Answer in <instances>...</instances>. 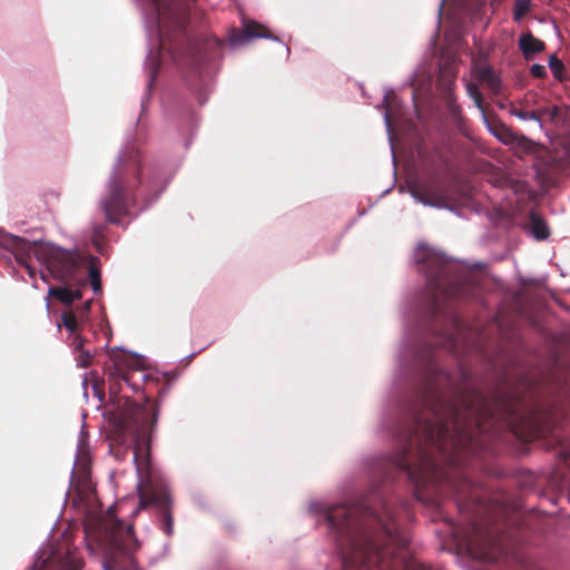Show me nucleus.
I'll return each mask as SVG.
<instances>
[{"label":"nucleus","instance_id":"obj_10","mask_svg":"<svg viewBox=\"0 0 570 570\" xmlns=\"http://www.w3.org/2000/svg\"><path fill=\"white\" fill-rule=\"evenodd\" d=\"M466 90H468L469 96L473 99L475 107L484 116V110L482 108V94L479 90L478 85H475L473 82H468L466 83Z\"/></svg>","mask_w":570,"mask_h":570},{"label":"nucleus","instance_id":"obj_19","mask_svg":"<svg viewBox=\"0 0 570 570\" xmlns=\"http://www.w3.org/2000/svg\"><path fill=\"white\" fill-rule=\"evenodd\" d=\"M550 67H551L554 71H557V70H559V69L562 67V65H561V62H560L558 59L551 58V59H550Z\"/></svg>","mask_w":570,"mask_h":570},{"label":"nucleus","instance_id":"obj_1","mask_svg":"<svg viewBox=\"0 0 570 570\" xmlns=\"http://www.w3.org/2000/svg\"><path fill=\"white\" fill-rule=\"evenodd\" d=\"M36 255L39 261L46 263L53 277L61 281L71 277L78 264L77 255L73 252L49 243L37 246Z\"/></svg>","mask_w":570,"mask_h":570},{"label":"nucleus","instance_id":"obj_21","mask_svg":"<svg viewBox=\"0 0 570 570\" xmlns=\"http://www.w3.org/2000/svg\"><path fill=\"white\" fill-rule=\"evenodd\" d=\"M444 1H445V0H442V2H441V4H440V8H439V10H438V18H439V20L441 19V14H442V9H443Z\"/></svg>","mask_w":570,"mask_h":570},{"label":"nucleus","instance_id":"obj_20","mask_svg":"<svg viewBox=\"0 0 570 570\" xmlns=\"http://www.w3.org/2000/svg\"><path fill=\"white\" fill-rule=\"evenodd\" d=\"M384 121H385V125H386V127L389 129L390 128V118H389V112L387 111H385V114H384Z\"/></svg>","mask_w":570,"mask_h":570},{"label":"nucleus","instance_id":"obj_11","mask_svg":"<svg viewBox=\"0 0 570 570\" xmlns=\"http://www.w3.org/2000/svg\"><path fill=\"white\" fill-rule=\"evenodd\" d=\"M62 322L66 328L70 332H76L78 328L77 317L72 313H65L62 315Z\"/></svg>","mask_w":570,"mask_h":570},{"label":"nucleus","instance_id":"obj_24","mask_svg":"<svg viewBox=\"0 0 570 570\" xmlns=\"http://www.w3.org/2000/svg\"><path fill=\"white\" fill-rule=\"evenodd\" d=\"M29 275L32 277L33 276V272L31 269H29Z\"/></svg>","mask_w":570,"mask_h":570},{"label":"nucleus","instance_id":"obj_22","mask_svg":"<svg viewBox=\"0 0 570 570\" xmlns=\"http://www.w3.org/2000/svg\"><path fill=\"white\" fill-rule=\"evenodd\" d=\"M421 250H425V248L423 246H419L417 252H421Z\"/></svg>","mask_w":570,"mask_h":570},{"label":"nucleus","instance_id":"obj_25","mask_svg":"<svg viewBox=\"0 0 570 570\" xmlns=\"http://www.w3.org/2000/svg\"><path fill=\"white\" fill-rule=\"evenodd\" d=\"M90 302L86 303V308H89Z\"/></svg>","mask_w":570,"mask_h":570},{"label":"nucleus","instance_id":"obj_18","mask_svg":"<svg viewBox=\"0 0 570 570\" xmlns=\"http://www.w3.org/2000/svg\"><path fill=\"white\" fill-rule=\"evenodd\" d=\"M495 136L504 144H510L512 140V137L509 132H503L502 135L495 134Z\"/></svg>","mask_w":570,"mask_h":570},{"label":"nucleus","instance_id":"obj_8","mask_svg":"<svg viewBox=\"0 0 570 570\" xmlns=\"http://www.w3.org/2000/svg\"><path fill=\"white\" fill-rule=\"evenodd\" d=\"M478 78L481 81L487 82L489 85V87L492 88L493 90H498L500 88L499 78L497 77L494 71L488 67L479 69Z\"/></svg>","mask_w":570,"mask_h":570},{"label":"nucleus","instance_id":"obj_23","mask_svg":"<svg viewBox=\"0 0 570 570\" xmlns=\"http://www.w3.org/2000/svg\"><path fill=\"white\" fill-rule=\"evenodd\" d=\"M104 569H105V570H111V569H110L108 566H106V564L104 566Z\"/></svg>","mask_w":570,"mask_h":570},{"label":"nucleus","instance_id":"obj_3","mask_svg":"<svg viewBox=\"0 0 570 570\" xmlns=\"http://www.w3.org/2000/svg\"><path fill=\"white\" fill-rule=\"evenodd\" d=\"M459 433V423L458 417L451 420L446 423L438 422L426 430L428 438L438 445L440 451H443L444 449V441L446 438H450L452 440L453 444H456L459 442V436L456 435Z\"/></svg>","mask_w":570,"mask_h":570},{"label":"nucleus","instance_id":"obj_13","mask_svg":"<svg viewBox=\"0 0 570 570\" xmlns=\"http://www.w3.org/2000/svg\"><path fill=\"white\" fill-rule=\"evenodd\" d=\"M529 10V0H518L515 3L514 16L515 19H521L522 16Z\"/></svg>","mask_w":570,"mask_h":570},{"label":"nucleus","instance_id":"obj_9","mask_svg":"<svg viewBox=\"0 0 570 570\" xmlns=\"http://www.w3.org/2000/svg\"><path fill=\"white\" fill-rule=\"evenodd\" d=\"M531 232L539 240L546 239L549 236V228L547 224L534 216L532 217Z\"/></svg>","mask_w":570,"mask_h":570},{"label":"nucleus","instance_id":"obj_14","mask_svg":"<svg viewBox=\"0 0 570 570\" xmlns=\"http://www.w3.org/2000/svg\"><path fill=\"white\" fill-rule=\"evenodd\" d=\"M90 284L95 294H99L101 292L99 274L94 268H90Z\"/></svg>","mask_w":570,"mask_h":570},{"label":"nucleus","instance_id":"obj_12","mask_svg":"<svg viewBox=\"0 0 570 570\" xmlns=\"http://www.w3.org/2000/svg\"><path fill=\"white\" fill-rule=\"evenodd\" d=\"M410 194L411 196L417 202V203H421L422 205L424 206H430V207H435V208H442L444 207L443 205L441 204H436V203H433L431 200H429L428 198H424L422 196L419 195L416 188H410Z\"/></svg>","mask_w":570,"mask_h":570},{"label":"nucleus","instance_id":"obj_5","mask_svg":"<svg viewBox=\"0 0 570 570\" xmlns=\"http://www.w3.org/2000/svg\"><path fill=\"white\" fill-rule=\"evenodd\" d=\"M48 295L56 297L57 299L67 305H70L75 301L81 298V293L78 289L72 291L63 286L49 287Z\"/></svg>","mask_w":570,"mask_h":570},{"label":"nucleus","instance_id":"obj_4","mask_svg":"<svg viewBox=\"0 0 570 570\" xmlns=\"http://www.w3.org/2000/svg\"><path fill=\"white\" fill-rule=\"evenodd\" d=\"M109 191L110 198L102 203V209L109 222L119 223V216L122 215L126 209L120 187L116 180L109 183Z\"/></svg>","mask_w":570,"mask_h":570},{"label":"nucleus","instance_id":"obj_7","mask_svg":"<svg viewBox=\"0 0 570 570\" xmlns=\"http://www.w3.org/2000/svg\"><path fill=\"white\" fill-rule=\"evenodd\" d=\"M520 48L521 50L523 51L524 55H532V53H535V52H540L541 50H543L544 48V45L542 41H540L539 39L534 38L532 35L530 33H527V35H522L520 37Z\"/></svg>","mask_w":570,"mask_h":570},{"label":"nucleus","instance_id":"obj_6","mask_svg":"<svg viewBox=\"0 0 570 570\" xmlns=\"http://www.w3.org/2000/svg\"><path fill=\"white\" fill-rule=\"evenodd\" d=\"M253 27H256L255 23H248L245 26V33L242 36H232L229 38V43L232 47H238L254 38H269V35L263 32H255Z\"/></svg>","mask_w":570,"mask_h":570},{"label":"nucleus","instance_id":"obj_15","mask_svg":"<svg viewBox=\"0 0 570 570\" xmlns=\"http://www.w3.org/2000/svg\"><path fill=\"white\" fill-rule=\"evenodd\" d=\"M531 73L537 77V78H541L546 75V67L542 66V65H532L531 67Z\"/></svg>","mask_w":570,"mask_h":570},{"label":"nucleus","instance_id":"obj_17","mask_svg":"<svg viewBox=\"0 0 570 570\" xmlns=\"http://www.w3.org/2000/svg\"><path fill=\"white\" fill-rule=\"evenodd\" d=\"M515 116L522 120H538L532 111L515 112Z\"/></svg>","mask_w":570,"mask_h":570},{"label":"nucleus","instance_id":"obj_16","mask_svg":"<svg viewBox=\"0 0 570 570\" xmlns=\"http://www.w3.org/2000/svg\"><path fill=\"white\" fill-rule=\"evenodd\" d=\"M164 522H165V528H164L165 532L167 534H171L173 533V518H171L170 513H167L165 515Z\"/></svg>","mask_w":570,"mask_h":570},{"label":"nucleus","instance_id":"obj_2","mask_svg":"<svg viewBox=\"0 0 570 570\" xmlns=\"http://www.w3.org/2000/svg\"><path fill=\"white\" fill-rule=\"evenodd\" d=\"M83 566L82 558L78 549L67 546H60L55 549L47 558H39L33 566V570H80Z\"/></svg>","mask_w":570,"mask_h":570}]
</instances>
